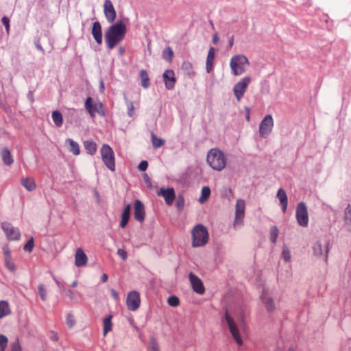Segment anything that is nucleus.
<instances>
[{"label": "nucleus", "mask_w": 351, "mask_h": 351, "mask_svg": "<svg viewBox=\"0 0 351 351\" xmlns=\"http://www.w3.org/2000/svg\"><path fill=\"white\" fill-rule=\"evenodd\" d=\"M117 254L123 260H126L128 258V253L123 249H119L117 250Z\"/></svg>", "instance_id": "57"}, {"label": "nucleus", "mask_w": 351, "mask_h": 351, "mask_svg": "<svg viewBox=\"0 0 351 351\" xmlns=\"http://www.w3.org/2000/svg\"><path fill=\"white\" fill-rule=\"evenodd\" d=\"M104 12L107 21L112 23L105 31L104 39L108 50L113 49L127 34V25L129 23L128 17L123 16L116 22L117 12L111 0H105Z\"/></svg>", "instance_id": "1"}, {"label": "nucleus", "mask_w": 351, "mask_h": 351, "mask_svg": "<svg viewBox=\"0 0 351 351\" xmlns=\"http://www.w3.org/2000/svg\"><path fill=\"white\" fill-rule=\"evenodd\" d=\"M134 217L140 223L143 222L145 217L144 204L138 199L134 202Z\"/></svg>", "instance_id": "16"}, {"label": "nucleus", "mask_w": 351, "mask_h": 351, "mask_svg": "<svg viewBox=\"0 0 351 351\" xmlns=\"http://www.w3.org/2000/svg\"><path fill=\"white\" fill-rule=\"evenodd\" d=\"M84 147L86 153L90 156H93L97 152V143L92 140L84 141Z\"/></svg>", "instance_id": "28"}, {"label": "nucleus", "mask_w": 351, "mask_h": 351, "mask_svg": "<svg viewBox=\"0 0 351 351\" xmlns=\"http://www.w3.org/2000/svg\"><path fill=\"white\" fill-rule=\"evenodd\" d=\"M84 108L92 119L95 118L98 112L97 101H95L92 97L88 96L84 100Z\"/></svg>", "instance_id": "18"}, {"label": "nucleus", "mask_w": 351, "mask_h": 351, "mask_svg": "<svg viewBox=\"0 0 351 351\" xmlns=\"http://www.w3.org/2000/svg\"><path fill=\"white\" fill-rule=\"evenodd\" d=\"M151 139L152 146L154 149L161 147L165 143V141L164 139L158 137L152 131L151 132Z\"/></svg>", "instance_id": "34"}, {"label": "nucleus", "mask_w": 351, "mask_h": 351, "mask_svg": "<svg viewBox=\"0 0 351 351\" xmlns=\"http://www.w3.org/2000/svg\"><path fill=\"white\" fill-rule=\"evenodd\" d=\"M66 323L69 328H71L75 324V319L71 312L66 315Z\"/></svg>", "instance_id": "44"}, {"label": "nucleus", "mask_w": 351, "mask_h": 351, "mask_svg": "<svg viewBox=\"0 0 351 351\" xmlns=\"http://www.w3.org/2000/svg\"><path fill=\"white\" fill-rule=\"evenodd\" d=\"M234 193L231 188H226L222 193V197L228 199L229 200L233 197Z\"/></svg>", "instance_id": "54"}, {"label": "nucleus", "mask_w": 351, "mask_h": 351, "mask_svg": "<svg viewBox=\"0 0 351 351\" xmlns=\"http://www.w3.org/2000/svg\"><path fill=\"white\" fill-rule=\"evenodd\" d=\"M34 44L35 45V47L40 51L43 55L45 53V51L42 47L40 44V37H35L34 39Z\"/></svg>", "instance_id": "52"}, {"label": "nucleus", "mask_w": 351, "mask_h": 351, "mask_svg": "<svg viewBox=\"0 0 351 351\" xmlns=\"http://www.w3.org/2000/svg\"><path fill=\"white\" fill-rule=\"evenodd\" d=\"M91 34L96 43L100 46L103 42L102 27L100 22L97 20L92 24Z\"/></svg>", "instance_id": "17"}, {"label": "nucleus", "mask_w": 351, "mask_h": 351, "mask_svg": "<svg viewBox=\"0 0 351 351\" xmlns=\"http://www.w3.org/2000/svg\"><path fill=\"white\" fill-rule=\"evenodd\" d=\"M131 210L132 206L130 204H127L123 207L119 223V227L121 228H125L127 226L131 217Z\"/></svg>", "instance_id": "20"}, {"label": "nucleus", "mask_w": 351, "mask_h": 351, "mask_svg": "<svg viewBox=\"0 0 351 351\" xmlns=\"http://www.w3.org/2000/svg\"><path fill=\"white\" fill-rule=\"evenodd\" d=\"M147 351H160L158 342L154 335L149 337Z\"/></svg>", "instance_id": "38"}, {"label": "nucleus", "mask_w": 351, "mask_h": 351, "mask_svg": "<svg viewBox=\"0 0 351 351\" xmlns=\"http://www.w3.org/2000/svg\"><path fill=\"white\" fill-rule=\"evenodd\" d=\"M189 278L191 284V287L194 292L198 294H203L205 292V288L201 279L193 272H190Z\"/></svg>", "instance_id": "15"}, {"label": "nucleus", "mask_w": 351, "mask_h": 351, "mask_svg": "<svg viewBox=\"0 0 351 351\" xmlns=\"http://www.w3.org/2000/svg\"><path fill=\"white\" fill-rule=\"evenodd\" d=\"M50 339L53 341H58L59 339V336L57 332H53Z\"/></svg>", "instance_id": "63"}, {"label": "nucleus", "mask_w": 351, "mask_h": 351, "mask_svg": "<svg viewBox=\"0 0 351 351\" xmlns=\"http://www.w3.org/2000/svg\"><path fill=\"white\" fill-rule=\"evenodd\" d=\"M260 300L263 302L267 313L271 315L274 313L276 309V304L273 298L269 295L268 292L266 289H263L261 295Z\"/></svg>", "instance_id": "11"}, {"label": "nucleus", "mask_w": 351, "mask_h": 351, "mask_svg": "<svg viewBox=\"0 0 351 351\" xmlns=\"http://www.w3.org/2000/svg\"><path fill=\"white\" fill-rule=\"evenodd\" d=\"M274 126V119L271 114H267L259 124V135L266 138L271 133Z\"/></svg>", "instance_id": "8"}, {"label": "nucleus", "mask_w": 351, "mask_h": 351, "mask_svg": "<svg viewBox=\"0 0 351 351\" xmlns=\"http://www.w3.org/2000/svg\"><path fill=\"white\" fill-rule=\"evenodd\" d=\"M1 155L2 160L5 165L10 166L13 164L14 158L10 150L8 147H4L1 149Z\"/></svg>", "instance_id": "24"}, {"label": "nucleus", "mask_w": 351, "mask_h": 351, "mask_svg": "<svg viewBox=\"0 0 351 351\" xmlns=\"http://www.w3.org/2000/svg\"><path fill=\"white\" fill-rule=\"evenodd\" d=\"M215 56V49L210 47L208 49L206 62V69L208 73H210L213 70Z\"/></svg>", "instance_id": "23"}, {"label": "nucleus", "mask_w": 351, "mask_h": 351, "mask_svg": "<svg viewBox=\"0 0 351 351\" xmlns=\"http://www.w3.org/2000/svg\"><path fill=\"white\" fill-rule=\"evenodd\" d=\"M97 109H98V112H97V114H98L99 116H100L101 117H105L106 116V111L105 109V106H104V104L99 100H97Z\"/></svg>", "instance_id": "47"}, {"label": "nucleus", "mask_w": 351, "mask_h": 351, "mask_svg": "<svg viewBox=\"0 0 351 351\" xmlns=\"http://www.w3.org/2000/svg\"><path fill=\"white\" fill-rule=\"evenodd\" d=\"M162 77L165 82V88L167 90H173L175 88L176 83L174 71L171 69H167L163 73Z\"/></svg>", "instance_id": "19"}, {"label": "nucleus", "mask_w": 351, "mask_h": 351, "mask_svg": "<svg viewBox=\"0 0 351 351\" xmlns=\"http://www.w3.org/2000/svg\"><path fill=\"white\" fill-rule=\"evenodd\" d=\"M281 256L285 262H289L291 260L290 251L287 246H284Z\"/></svg>", "instance_id": "50"}, {"label": "nucleus", "mask_w": 351, "mask_h": 351, "mask_svg": "<svg viewBox=\"0 0 351 351\" xmlns=\"http://www.w3.org/2000/svg\"><path fill=\"white\" fill-rule=\"evenodd\" d=\"M66 295L71 300H74L75 295L73 291L71 289L65 290Z\"/></svg>", "instance_id": "60"}, {"label": "nucleus", "mask_w": 351, "mask_h": 351, "mask_svg": "<svg viewBox=\"0 0 351 351\" xmlns=\"http://www.w3.org/2000/svg\"><path fill=\"white\" fill-rule=\"evenodd\" d=\"M148 166H149V163H148L147 160H143L139 162V164L138 165V169L140 171H145L147 169Z\"/></svg>", "instance_id": "56"}, {"label": "nucleus", "mask_w": 351, "mask_h": 351, "mask_svg": "<svg viewBox=\"0 0 351 351\" xmlns=\"http://www.w3.org/2000/svg\"><path fill=\"white\" fill-rule=\"evenodd\" d=\"M206 161L213 169L220 171L225 168L227 158L220 149L212 148L207 154Z\"/></svg>", "instance_id": "2"}, {"label": "nucleus", "mask_w": 351, "mask_h": 351, "mask_svg": "<svg viewBox=\"0 0 351 351\" xmlns=\"http://www.w3.org/2000/svg\"><path fill=\"white\" fill-rule=\"evenodd\" d=\"M143 178L144 180V182H145L147 187L149 189H152L154 186L152 182V179L150 177L147 175V173H145L143 174Z\"/></svg>", "instance_id": "55"}, {"label": "nucleus", "mask_w": 351, "mask_h": 351, "mask_svg": "<svg viewBox=\"0 0 351 351\" xmlns=\"http://www.w3.org/2000/svg\"><path fill=\"white\" fill-rule=\"evenodd\" d=\"M174 57V52L170 46H167L162 52V58L166 62L171 63Z\"/></svg>", "instance_id": "31"}, {"label": "nucleus", "mask_w": 351, "mask_h": 351, "mask_svg": "<svg viewBox=\"0 0 351 351\" xmlns=\"http://www.w3.org/2000/svg\"><path fill=\"white\" fill-rule=\"evenodd\" d=\"M181 69L184 70L189 76L191 77L195 75V72L193 71V64L189 61H184Z\"/></svg>", "instance_id": "36"}, {"label": "nucleus", "mask_w": 351, "mask_h": 351, "mask_svg": "<svg viewBox=\"0 0 351 351\" xmlns=\"http://www.w3.org/2000/svg\"><path fill=\"white\" fill-rule=\"evenodd\" d=\"M112 318L113 315L112 314H109L103 319L102 322L104 336H106L110 331L112 330Z\"/></svg>", "instance_id": "26"}, {"label": "nucleus", "mask_w": 351, "mask_h": 351, "mask_svg": "<svg viewBox=\"0 0 351 351\" xmlns=\"http://www.w3.org/2000/svg\"><path fill=\"white\" fill-rule=\"evenodd\" d=\"M5 265V267L10 270L11 271H14L16 270V266L12 261V256L4 258Z\"/></svg>", "instance_id": "45"}, {"label": "nucleus", "mask_w": 351, "mask_h": 351, "mask_svg": "<svg viewBox=\"0 0 351 351\" xmlns=\"http://www.w3.org/2000/svg\"><path fill=\"white\" fill-rule=\"evenodd\" d=\"M158 196L162 197L168 206H171L176 198L175 190L173 187H160L156 192Z\"/></svg>", "instance_id": "12"}, {"label": "nucleus", "mask_w": 351, "mask_h": 351, "mask_svg": "<svg viewBox=\"0 0 351 351\" xmlns=\"http://www.w3.org/2000/svg\"><path fill=\"white\" fill-rule=\"evenodd\" d=\"M123 98H124V100L125 101L127 108H128V112H127L128 115L130 117L133 118L134 116V107L133 105V102L128 99L126 93L123 94Z\"/></svg>", "instance_id": "39"}, {"label": "nucleus", "mask_w": 351, "mask_h": 351, "mask_svg": "<svg viewBox=\"0 0 351 351\" xmlns=\"http://www.w3.org/2000/svg\"><path fill=\"white\" fill-rule=\"evenodd\" d=\"M278 228L276 226H273L270 229V241L273 243H276L278 236Z\"/></svg>", "instance_id": "42"}, {"label": "nucleus", "mask_w": 351, "mask_h": 351, "mask_svg": "<svg viewBox=\"0 0 351 351\" xmlns=\"http://www.w3.org/2000/svg\"><path fill=\"white\" fill-rule=\"evenodd\" d=\"M35 246L34 239L33 237H30V238L27 241L25 244L23 246V250L27 252H32Z\"/></svg>", "instance_id": "40"}, {"label": "nucleus", "mask_w": 351, "mask_h": 351, "mask_svg": "<svg viewBox=\"0 0 351 351\" xmlns=\"http://www.w3.org/2000/svg\"><path fill=\"white\" fill-rule=\"evenodd\" d=\"M38 294L40 297V299L43 301H45L47 299V290L45 287V285L43 284H40L38 286Z\"/></svg>", "instance_id": "46"}, {"label": "nucleus", "mask_w": 351, "mask_h": 351, "mask_svg": "<svg viewBox=\"0 0 351 351\" xmlns=\"http://www.w3.org/2000/svg\"><path fill=\"white\" fill-rule=\"evenodd\" d=\"M180 299L175 295H170L167 299V304L171 307H177L180 305Z\"/></svg>", "instance_id": "43"}, {"label": "nucleus", "mask_w": 351, "mask_h": 351, "mask_svg": "<svg viewBox=\"0 0 351 351\" xmlns=\"http://www.w3.org/2000/svg\"><path fill=\"white\" fill-rule=\"evenodd\" d=\"M27 99L32 104L34 102V91L33 90H29L27 95Z\"/></svg>", "instance_id": "61"}, {"label": "nucleus", "mask_w": 351, "mask_h": 351, "mask_svg": "<svg viewBox=\"0 0 351 351\" xmlns=\"http://www.w3.org/2000/svg\"><path fill=\"white\" fill-rule=\"evenodd\" d=\"M11 351H22L19 339L17 338L10 345Z\"/></svg>", "instance_id": "53"}, {"label": "nucleus", "mask_w": 351, "mask_h": 351, "mask_svg": "<svg viewBox=\"0 0 351 351\" xmlns=\"http://www.w3.org/2000/svg\"><path fill=\"white\" fill-rule=\"evenodd\" d=\"M276 197L280 202L283 213H285L287 209L288 197L285 189L280 188L277 191Z\"/></svg>", "instance_id": "22"}, {"label": "nucleus", "mask_w": 351, "mask_h": 351, "mask_svg": "<svg viewBox=\"0 0 351 351\" xmlns=\"http://www.w3.org/2000/svg\"><path fill=\"white\" fill-rule=\"evenodd\" d=\"M223 320H225L228 326L229 331L234 340V341L239 345L241 346L243 343V339L241 338L239 329L235 323L234 319L231 317L229 313L228 309H226L224 313V317Z\"/></svg>", "instance_id": "6"}, {"label": "nucleus", "mask_w": 351, "mask_h": 351, "mask_svg": "<svg viewBox=\"0 0 351 351\" xmlns=\"http://www.w3.org/2000/svg\"><path fill=\"white\" fill-rule=\"evenodd\" d=\"M250 64L248 58L243 54L233 56L230 61L231 72L234 75H240L245 71V65Z\"/></svg>", "instance_id": "4"}, {"label": "nucleus", "mask_w": 351, "mask_h": 351, "mask_svg": "<svg viewBox=\"0 0 351 351\" xmlns=\"http://www.w3.org/2000/svg\"><path fill=\"white\" fill-rule=\"evenodd\" d=\"M100 152L104 165L109 170L114 171L116 169L115 157L112 147L108 144L105 143L101 146Z\"/></svg>", "instance_id": "5"}, {"label": "nucleus", "mask_w": 351, "mask_h": 351, "mask_svg": "<svg viewBox=\"0 0 351 351\" xmlns=\"http://www.w3.org/2000/svg\"><path fill=\"white\" fill-rule=\"evenodd\" d=\"M110 295L115 301L119 300V295L118 292L113 288L110 289Z\"/></svg>", "instance_id": "58"}, {"label": "nucleus", "mask_w": 351, "mask_h": 351, "mask_svg": "<svg viewBox=\"0 0 351 351\" xmlns=\"http://www.w3.org/2000/svg\"><path fill=\"white\" fill-rule=\"evenodd\" d=\"M344 221L346 225H351V205L348 204L344 210Z\"/></svg>", "instance_id": "41"}, {"label": "nucleus", "mask_w": 351, "mask_h": 351, "mask_svg": "<svg viewBox=\"0 0 351 351\" xmlns=\"http://www.w3.org/2000/svg\"><path fill=\"white\" fill-rule=\"evenodd\" d=\"M176 182L183 186L189 185L190 183V175L187 171H184L178 176Z\"/></svg>", "instance_id": "35"}, {"label": "nucleus", "mask_w": 351, "mask_h": 351, "mask_svg": "<svg viewBox=\"0 0 351 351\" xmlns=\"http://www.w3.org/2000/svg\"><path fill=\"white\" fill-rule=\"evenodd\" d=\"M211 194L210 188L208 186H204L201 189V195L198 199L200 204L205 203L210 197Z\"/></svg>", "instance_id": "29"}, {"label": "nucleus", "mask_w": 351, "mask_h": 351, "mask_svg": "<svg viewBox=\"0 0 351 351\" xmlns=\"http://www.w3.org/2000/svg\"><path fill=\"white\" fill-rule=\"evenodd\" d=\"M209 239L208 229L202 223L195 226L192 230V247H202L207 244Z\"/></svg>", "instance_id": "3"}, {"label": "nucleus", "mask_w": 351, "mask_h": 351, "mask_svg": "<svg viewBox=\"0 0 351 351\" xmlns=\"http://www.w3.org/2000/svg\"><path fill=\"white\" fill-rule=\"evenodd\" d=\"M65 144L67 145V149L69 152L77 156L80 154V148L79 144L72 138H67L65 141Z\"/></svg>", "instance_id": "25"}, {"label": "nucleus", "mask_w": 351, "mask_h": 351, "mask_svg": "<svg viewBox=\"0 0 351 351\" xmlns=\"http://www.w3.org/2000/svg\"><path fill=\"white\" fill-rule=\"evenodd\" d=\"M21 184L28 191H32L36 187L34 179L31 177L22 178L21 180Z\"/></svg>", "instance_id": "27"}, {"label": "nucleus", "mask_w": 351, "mask_h": 351, "mask_svg": "<svg viewBox=\"0 0 351 351\" xmlns=\"http://www.w3.org/2000/svg\"><path fill=\"white\" fill-rule=\"evenodd\" d=\"M245 202L243 199H239L235 206V217L234 226L243 223V219L245 215Z\"/></svg>", "instance_id": "14"}, {"label": "nucleus", "mask_w": 351, "mask_h": 351, "mask_svg": "<svg viewBox=\"0 0 351 351\" xmlns=\"http://www.w3.org/2000/svg\"><path fill=\"white\" fill-rule=\"evenodd\" d=\"M141 84L144 88H148L150 86L149 77L146 70L142 69L140 71Z\"/></svg>", "instance_id": "33"}, {"label": "nucleus", "mask_w": 351, "mask_h": 351, "mask_svg": "<svg viewBox=\"0 0 351 351\" xmlns=\"http://www.w3.org/2000/svg\"><path fill=\"white\" fill-rule=\"evenodd\" d=\"M1 228L7 238L10 241H18L21 238V233L18 229L14 228L9 222H2Z\"/></svg>", "instance_id": "13"}, {"label": "nucleus", "mask_w": 351, "mask_h": 351, "mask_svg": "<svg viewBox=\"0 0 351 351\" xmlns=\"http://www.w3.org/2000/svg\"><path fill=\"white\" fill-rule=\"evenodd\" d=\"M51 117L56 126L60 128L62 125L64 119L62 114L60 110H53L51 114Z\"/></svg>", "instance_id": "32"}, {"label": "nucleus", "mask_w": 351, "mask_h": 351, "mask_svg": "<svg viewBox=\"0 0 351 351\" xmlns=\"http://www.w3.org/2000/svg\"><path fill=\"white\" fill-rule=\"evenodd\" d=\"M3 252L4 254V258L11 257V252L7 245L3 247Z\"/></svg>", "instance_id": "59"}, {"label": "nucleus", "mask_w": 351, "mask_h": 351, "mask_svg": "<svg viewBox=\"0 0 351 351\" xmlns=\"http://www.w3.org/2000/svg\"><path fill=\"white\" fill-rule=\"evenodd\" d=\"M176 207L179 211H181L183 210L184 206V199L183 195H179L178 199L176 202Z\"/></svg>", "instance_id": "51"}, {"label": "nucleus", "mask_w": 351, "mask_h": 351, "mask_svg": "<svg viewBox=\"0 0 351 351\" xmlns=\"http://www.w3.org/2000/svg\"><path fill=\"white\" fill-rule=\"evenodd\" d=\"M126 304L130 311H136L141 304V296L138 291L136 290L130 291L128 293Z\"/></svg>", "instance_id": "10"}, {"label": "nucleus", "mask_w": 351, "mask_h": 351, "mask_svg": "<svg viewBox=\"0 0 351 351\" xmlns=\"http://www.w3.org/2000/svg\"><path fill=\"white\" fill-rule=\"evenodd\" d=\"M250 81L251 77L250 76H245L234 85L233 92L238 101H240L243 97Z\"/></svg>", "instance_id": "9"}, {"label": "nucleus", "mask_w": 351, "mask_h": 351, "mask_svg": "<svg viewBox=\"0 0 351 351\" xmlns=\"http://www.w3.org/2000/svg\"><path fill=\"white\" fill-rule=\"evenodd\" d=\"M11 310L8 301L1 300L0 301V319L10 315Z\"/></svg>", "instance_id": "30"}, {"label": "nucleus", "mask_w": 351, "mask_h": 351, "mask_svg": "<svg viewBox=\"0 0 351 351\" xmlns=\"http://www.w3.org/2000/svg\"><path fill=\"white\" fill-rule=\"evenodd\" d=\"M1 21L5 27L7 34H9L10 31V20L9 17L7 16H3L1 18Z\"/></svg>", "instance_id": "49"}, {"label": "nucleus", "mask_w": 351, "mask_h": 351, "mask_svg": "<svg viewBox=\"0 0 351 351\" xmlns=\"http://www.w3.org/2000/svg\"><path fill=\"white\" fill-rule=\"evenodd\" d=\"M118 51H119V55L121 56H123L125 54V47L123 46H121V45H120L119 47Z\"/></svg>", "instance_id": "64"}, {"label": "nucleus", "mask_w": 351, "mask_h": 351, "mask_svg": "<svg viewBox=\"0 0 351 351\" xmlns=\"http://www.w3.org/2000/svg\"><path fill=\"white\" fill-rule=\"evenodd\" d=\"M88 257L84 250L79 247L76 250L75 254V265L77 267L85 266L87 263Z\"/></svg>", "instance_id": "21"}, {"label": "nucleus", "mask_w": 351, "mask_h": 351, "mask_svg": "<svg viewBox=\"0 0 351 351\" xmlns=\"http://www.w3.org/2000/svg\"><path fill=\"white\" fill-rule=\"evenodd\" d=\"M8 343V337L3 335H0V351H5Z\"/></svg>", "instance_id": "48"}, {"label": "nucleus", "mask_w": 351, "mask_h": 351, "mask_svg": "<svg viewBox=\"0 0 351 351\" xmlns=\"http://www.w3.org/2000/svg\"><path fill=\"white\" fill-rule=\"evenodd\" d=\"M295 217L298 224L302 227H307L308 225V213L307 206L304 202L298 204Z\"/></svg>", "instance_id": "7"}, {"label": "nucleus", "mask_w": 351, "mask_h": 351, "mask_svg": "<svg viewBox=\"0 0 351 351\" xmlns=\"http://www.w3.org/2000/svg\"><path fill=\"white\" fill-rule=\"evenodd\" d=\"M99 92L100 93H104V92L105 85H104V80L102 79H101L100 81H99Z\"/></svg>", "instance_id": "62"}, {"label": "nucleus", "mask_w": 351, "mask_h": 351, "mask_svg": "<svg viewBox=\"0 0 351 351\" xmlns=\"http://www.w3.org/2000/svg\"><path fill=\"white\" fill-rule=\"evenodd\" d=\"M313 255L320 258L323 255V247L320 241H317L313 245Z\"/></svg>", "instance_id": "37"}]
</instances>
